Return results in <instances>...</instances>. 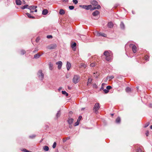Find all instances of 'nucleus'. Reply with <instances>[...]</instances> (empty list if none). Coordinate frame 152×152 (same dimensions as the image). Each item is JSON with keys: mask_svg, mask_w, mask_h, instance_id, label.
I'll list each match as a JSON object with an SVG mask.
<instances>
[{"mask_svg": "<svg viewBox=\"0 0 152 152\" xmlns=\"http://www.w3.org/2000/svg\"><path fill=\"white\" fill-rule=\"evenodd\" d=\"M80 7L87 10L91 9V10H94L96 9H99L101 8V6L100 5H98L97 6L95 7H92V6L91 5H80Z\"/></svg>", "mask_w": 152, "mask_h": 152, "instance_id": "f257e3e1", "label": "nucleus"}, {"mask_svg": "<svg viewBox=\"0 0 152 152\" xmlns=\"http://www.w3.org/2000/svg\"><path fill=\"white\" fill-rule=\"evenodd\" d=\"M104 55L105 57V59L107 61H109L113 58V54L111 52L105 51L104 53Z\"/></svg>", "mask_w": 152, "mask_h": 152, "instance_id": "f03ea898", "label": "nucleus"}, {"mask_svg": "<svg viewBox=\"0 0 152 152\" xmlns=\"http://www.w3.org/2000/svg\"><path fill=\"white\" fill-rule=\"evenodd\" d=\"M80 79L79 76L77 75H74L72 79V81L74 83L76 84L79 82Z\"/></svg>", "mask_w": 152, "mask_h": 152, "instance_id": "7ed1b4c3", "label": "nucleus"}, {"mask_svg": "<svg viewBox=\"0 0 152 152\" xmlns=\"http://www.w3.org/2000/svg\"><path fill=\"white\" fill-rule=\"evenodd\" d=\"M74 119L72 118H69L67 121L68 123L69 124V127L70 129H72V123L73 122Z\"/></svg>", "mask_w": 152, "mask_h": 152, "instance_id": "20e7f679", "label": "nucleus"}, {"mask_svg": "<svg viewBox=\"0 0 152 152\" xmlns=\"http://www.w3.org/2000/svg\"><path fill=\"white\" fill-rule=\"evenodd\" d=\"M56 47L57 45L56 44H53L48 46L47 48L49 50H53L56 48Z\"/></svg>", "mask_w": 152, "mask_h": 152, "instance_id": "39448f33", "label": "nucleus"}, {"mask_svg": "<svg viewBox=\"0 0 152 152\" xmlns=\"http://www.w3.org/2000/svg\"><path fill=\"white\" fill-rule=\"evenodd\" d=\"M100 108L99 104V103H96L94 107V110L96 112Z\"/></svg>", "mask_w": 152, "mask_h": 152, "instance_id": "423d86ee", "label": "nucleus"}, {"mask_svg": "<svg viewBox=\"0 0 152 152\" xmlns=\"http://www.w3.org/2000/svg\"><path fill=\"white\" fill-rule=\"evenodd\" d=\"M129 46L132 47V50L134 53H135L137 52V47L134 45L130 44Z\"/></svg>", "mask_w": 152, "mask_h": 152, "instance_id": "0eeeda50", "label": "nucleus"}, {"mask_svg": "<svg viewBox=\"0 0 152 152\" xmlns=\"http://www.w3.org/2000/svg\"><path fill=\"white\" fill-rule=\"evenodd\" d=\"M38 75L39 77L42 79L44 78V75L43 73H42V70H39L38 72Z\"/></svg>", "mask_w": 152, "mask_h": 152, "instance_id": "6e6552de", "label": "nucleus"}, {"mask_svg": "<svg viewBox=\"0 0 152 152\" xmlns=\"http://www.w3.org/2000/svg\"><path fill=\"white\" fill-rule=\"evenodd\" d=\"M82 118V117L81 116H79L78 119L77 120V122L75 123L74 124V126H76L79 124Z\"/></svg>", "mask_w": 152, "mask_h": 152, "instance_id": "1a4fd4ad", "label": "nucleus"}, {"mask_svg": "<svg viewBox=\"0 0 152 152\" xmlns=\"http://www.w3.org/2000/svg\"><path fill=\"white\" fill-rule=\"evenodd\" d=\"M56 64L58 65V68L60 69L62 65V63L61 61H59L56 63Z\"/></svg>", "mask_w": 152, "mask_h": 152, "instance_id": "9d476101", "label": "nucleus"}, {"mask_svg": "<svg viewBox=\"0 0 152 152\" xmlns=\"http://www.w3.org/2000/svg\"><path fill=\"white\" fill-rule=\"evenodd\" d=\"M71 66V65L70 63L68 61L67 62V64L66 65V67L68 70H69L70 69Z\"/></svg>", "mask_w": 152, "mask_h": 152, "instance_id": "9b49d317", "label": "nucleus"}, {"mask_svg": "<svg viewBox=\"0 0 152 152\" xmlns=\"http://www.w3.org/2000/svg\"><path fill=\"white\" fill-rule=\"evenodd\" d=\"M37 6H28V8L30 10H34L37 8Z\"/></svg>", "mask_w": 152, "mask_h": 152, "instance_id": "f8f14e48", "label": "nucleus"}, {"mask_svg": "<svg viewBox=\"0 0 152 152\" xmlns=\"http://www.w3.org/2000/svg\"><path fill=\"white\" fill-rule=\"evenodd\" d=\"M91 3L93 5L95 6H98V2L96 1H93L91 2Z\"/></svg>", "mask_w": 152, "mask_h": 152, "instance_id": "ddd939ff", "label": "nucleus"}, {"mask_svg": "<svg viewBox=\"0 0 152 152\" xmlns=\"http://www.w3.org/2000/svg\"><path fill=\"white\" fill-rule=\"evenodd\" d=\"M99 12L98 10H96L92 13V15L94 16H96L99 15Z\"/></svg>", "mask_w": 152, "mask_h": 152, "instance_id": "4468645a", "label": "nucleus"}, {"mask_svg": "<svg viewBox=\"0 0 152 152\" xmlns=\"http://www.w3.org/2000/svg\"><path fill=\"white\" fill-rule=\"evenodd\" d=\"M15 2L16 4L17 5H20L22 4V2L20 0H16Z\"/></svg>", "mask_w": 152, "mask_h": 152, "instance_id": "2eb2a0df", "label": "nucleus"}, {"mask_svg": "<svg viewBox=\"0 0 152 152\" xmlns=\"http://www.w3.org/2000/svg\"><path fill=\"white\" fill-rule=\"evenodd\" d=\"M76 43L75 42H74L73 44L72 45V47L73 49L74 50H75L76 48Z\"/></svg>", "mask_w": 152, "mask_h": 152, "instance_id": "dca6fc26", "label": "nucleus"}, {"mask_svg": "<svg viewBox=\"0 0 152 152\" xmlns=\"http://www.w3.org/2000/svg\"><path fill=\"white\" fill-rule=\"evenodd\" d=\"M121 121V118L119 117H118L115 120V122L116 123H120Z\"/></svg>", "mask_w": 152, "mask_h": 152, "instance_id": "f3484780", "label": "nucleus"}, {"mask_svg": "<svg viewBox=\"0 0 152 152\" xmlns=\"http://www.w3.org/2000/svg\"><path fill=\"white\" fill-rule=\"evenodd\" d=\"M65 13V11L64 10L62 9H61L60 10L59 12V13L60 14L62 15L64 14Z\"/></svg>", "mask_w": 152, "mask_h": 152, "instance_id": "a211bd4d", "label": "nucleus"}, {"mask_svg": "<svg viewBox=\"0 0 152 152\" xmlns=\"http://www.w3.org/2000/svg\"><path fill=\"white\" fill-rule=\"evenodd\" d=\"M48 13V10L47 9H44L43 10L42 12V14L43 15H46Z\"/></svg>", "mask_w": 152, "mask_h": 152, "instance_id": "6ab92c4d", "label": "nucleus"}, {"mask_svg": "<svg viewBox=\"0 0 152 152\" xmlns=\"http://www.w3.org/2000/svg\"><path fill=\"white\" fill-rule=\"evenodd\" d=\"M107 26L109 28H111L113 27V24L112 22H110L108 23Z\"/></svg>", "mask_w": 152, "mask_h": 152, "instance_id": "aec40b11", "label": "nucleus"}, {"mask_svg": "<svg viewBox=\"0 0 152 152\" xmlns=\"http://www.w3.org/2000/svg\"><path fill=\"white\" fill-rule=\"evenodd\" d=\"M120 27L122 29H124L125 28V25L123 22H121L120 24Z\"/></svg>", "mask_w": 152, "mask_h": 152, "instance_id": "412c9836", "label": "nucleus"}, {"mask_svg": "<svg viewBox=\"0 0 152 152\" xmlns=\"http://www.w3.org/2000/svg\"><path fill=\"white\" fill-rule=\"evenodd\" d=\"M26 15H27L28 17L30 18H32L33 19L34 18V16H31V15L28 13H26Z\"/></svg>", "mask_w": 152, "mask_h": 152, "instance_id": "4be33fe9", "label": "nucleus"}, {"mask_svg": "<svg viewBox=\"0 0 152 152\" xmlns=\"http://www.w3.org/2000/svg\"><path fill=\"white\" fill-rule=\"evenodd\" d=\"M40 56V55L39 53H37L34 56V58H39Z\"/></svg>", "mask_w": 152, "mask_h": 152, "instance_id": "5701e85b", "label": "nucleus"}, {"mask_svg": "<svg viewBox=\"0 0 152 152\" xmlns=\"http://www.w3.org/2000/svg\"><path fill=\"white\" fill-rule=\"evenodd\" d=\"M43 149L46 151H48L49 149V147L47 146H45L43 147Z\"/></svg>", "mask_w": 152, "mask_h": 152, "instance_id": "b1692460", "label": "nucleus"}, {"mask_svg": "<svg viewBox=\"0 0 152 152\" xmlns=\"http://www.w3.org/2000/svg\"><path fill=\"white\" fill-rule=\"evenodd\" d=\"M114 77L113 75L110 76H107V80H108V79H109V80H111L112 79H113L114 78Z\"/></svg>", "mask_w": 152, "mask_h": 152, "instance_id": "393cba45", "label": "nucleus"}, {"mask_svg": "<svg viewBox=\"0 0 152 152\" xmlns=\"http://www.w3.org/2000/svg\"><path fill=\"white\" fill-rule=\"evenodd\" d=\"M62 94L65 95L66 96H68V94L65 91H62Z\"/></svg>", "mask_w": 152, "mask_h": 152, "instance_id": "a878e982", "label": "nucleus"}, {"mask_svg": "<svg viewBox=\"0 0 152 152\" xmlns=\"http://www.w3.org/2000/svg\"><path fill=\"white\" fill-rule=\"evenodd\" d=\"M126 91L127 92H129L131 91V89L129 87H128L126 88Z\"/></svg>", "mask_w": 152, "mask_h": 152, "instance_id": "bb28decb", "label": "nucleus"}, {"mask_svg": "<svg viewBox=\"0 0 152 152\" xmlns=\"http://www.w3.org/2000/svg\"><path fill=\"white\" fill-rule=\"evenodd\" d=\"M94 74H96V75H94V76L96 78H97L99 75V74L97 72H94Z\"/></svg>", "mask_w": 152, "mask_h": 152, "instance_id": "cd10ccee", "label": "nucleus"}, {"mask_svg": "<svg viewBox=\"0 0 152 152\" xmlns=\"http://www.w3.org/2000/svg\"><path fill=\"white\" fill-rule=\"evenodd\" d=\"M92 81V79L89 78L88 80L87 85H88L89 83H91Z\"/></svg>", "mask_w": 152, "mask_h": 152, "instance_id": "c85d7f7f", "label": "nucleus"}, {"mask_svg": "<svg viewBox=\"0 0 152 152\" xmlns=\"http://www.w3.org/2000/svg\"><path fill=\"white\" fill-rule=\"evenodd\" d=\"M20 54L21 55H23L26 53V52L25 50H22L20 51Z\"/></svg>", "mask_w": 152, "mask_h": 152, "instance_id": "c756f323", "label": "nucleus"}, {"mask_svg": "<svg viewBox=\"0 0 152 152\" xmlns=\"http://www.w3.org/2000/svg\"><path fill=\"white\" fill-rule=\"evenodd\" d=\"M94 34L97 36H100V33L98 32H96Z\"/></svg>", "mask_w": 152, "mask_h": 152, "instance_id": "7c9ffc66", "label": "nucleus"}, {"mask_svg": "<svg viewBox=\"0 0 152 152\" xmlns=\"http://www.w3.org/2000/svg\"><path fill=\"white\" fill-rule=\"evenodd\" d=\"M49 69L50 70H52L53 69V65L52 64H49Z\"/></svg>", "mask_w": 152, "mask_h": 152, "instance_id": "2f4dec72", "label": "nucleus"}, {"mask_svg": "<svg viewBox=\"0 0 152 152\" xmlns=\"http://www.w3.org/2000/svg\"><path fill=\"white\" fill-rule=\"evenodd\" d=\"M28 7V5H25L21 7L22 9H24Z\"/></svg>", "mask_w": 152, "mask_h": 152, "instance_id": "473e14b6", "label": "nucleus"}, {"mask_svg": "<svg viewBox=\"0 0 152 152\" xmlns=\"http://www.w3.org/2000/svg\"><path fill=\"white\" fill-rule=\"evenodd\" d=\"M100 36L106 37V35L104 33H100Z\"/></svg>", "mask_w": 152, "mask_h": 152, "instance_id": "72a5a7b5", "label": "nucleus"}, {"mask_svg": "<svg viewBox=\"0 0 152 152\" xmlns=\"http://www.w3.org/2000/svg\"><path fill=\"white\" fill-rule=\"evenodd\" d=\"M56 142H54L53 145V148H56Z\"/></svg>", "mask_w": 152, "mask_h": 152, "instance_id": "f704fd0d", "label": "nucleus"}, {"mask_svg": "<svg viewBox=\"0 0 152 152\" xmlns=\"http://www.w3.org/2000/svg\"><path fill=\"white\" fill-rule=\"evenodd\" d=\"M142 152V149H141V148H137V152Z\"/></svg>", "mask_w": 152, "mask_h": 152, "instance_id": "c9c22d12", "label": "nucleus"}, {"mask_svg": "<svg viewBox=\"0 0 152 152\" xmlns=\"http://www.w3.org/2000/svg\"><path fill=\"white\" fill-rule=\"evenodd\" d=\"M22 151L25 152H30V151L27 150L26 149H23L22 150H21Z\"/></svg>", "mask_w": 152, "mask_h": 152, "instance_id": "e433bc0d", "label": "nucleus"}, {"mask_svg": "<svg viewBox=\"0 0 152 152\" xmlns=\"http://www.w3.org/2000/svg\"><path fill=\"white\" fill-rule=\"evenodd\" d=\"M149 122H148V123H147L144 125V127L145 128H146L147 127V126H148L149 125Z\"/></svg>", "mask_w": 152, "mask_h": 152, "instance_id": "4c0bfd02", "label": "nucleus"}, {"mask_svg": "<svg viewBox=\"0 0 152 152\" xmlns=\"http://www.w3.org/2000/svg\"><path fill=\"white\" fill-rule=\"evenodd\" d=\"M96 64L95 63H92L91 64L90 66L91 67H94L96 66Z\"/></svg>", "mask_w": 152, "mask_h": 152, "instance_id": "58836bf2", "label": "nucleus"}, {"mask_svg": "<svg viewBox=\"0 0 152 152\" xmlns=\"http://www.w3.org/2000/svg\"><path fill=\"white\" fill-rule=\"evenodd\" d=\"M61 114V113L60 112H58L56 114V116L58 118L60 116V115Z\"/></svg>", "mask_w": 152, "mask_h": 152, "instance_id": "ea45409f", "label": "nucleus"}, {"mask_svg": "<svg viewBox=\"0 0 152 152\" xmlns=\"http://www.w3.org/2000/svg\"><path fill=\"white\" fill-rule=\"evenodd\" d=\"M103 91L105 94H107L109 92V91L108 90L106 89H104Z\"/></svg>", "mask_w": 152, "mask_h": 152, "instance_id": "a19ab883", "label": "nucleus"}, {"mask_svg": "<svg viewBox=\"0 0 152 152\" xmlns=\"http://www.w3.org/2000/svg\"><path fill=\"white\" fill-rule=\"evenodd\" d=\"M69 9H70L71 10H72L74 8V7L73 6H69Z\"/></svg>", "mask_w": 152, "mask_h": 152, "instance_id": "79ce46f5", "label": "nucleus"}, {"mask_svg": "<svg viewBox=\"0 0 152 152\" xmlns=\"http://www.w3.org/2000/svg\"><path fill=\"white\" fill-rule=\"evenodd\" d=\"M106 88L107 89V90H110V89H111V88H112V87L110 86H107V87H106Z\"/></svg>", "mask_w": 152, "mask_h": 152, "instance_id": "37998d69", "label": "nucleus"}, {"mask_svg": "<svg viewBox=\"0 0 152 152\" xmlns=\"http://www.w3.org/2000/svg\"><path fill=\"white\" fill-rule=\"evenodd\" d=\"M36 136L34 135H32V136H29V137L30 138L33 139Z\"/></svg>", "mask_w": 152, "mask_h": 152, "instance_id": "c03bdc74", "label": "nucleus"}, {"mask_svg": "<svg viewBox=\"0 0 152 152\" xmlns=\"http://www.w3.org/2000/svg\"><path fill=\"white\" fill-rule=\"evenodd\" d=\"M73 2L75 4H76L77 3L78 1L77 0H73Z\"/></svg>", "mask_w": 152, "mask_h": 152, "instance_id": "a18cd8bd", "label": "nucleus"}, {"mask_svg": "<svg viewBox=\"0 0 152 152\" xmlns=\"http://www.w3.org/2000/svg\"><path fill=\"white\" fill-rule=\"evenodd\" d=\"M148 58H149V57L148 56H145V59L146 60H148Z\"/></svg>", "mask_w": 152, "mask_h": 152, "instance_id": "49530a36", "label": "nucleus"}, {"mask_svg": "<svg viewBox=\"0 0 152 152\" xmlns=\"http://www.w3.org/2000/svg\"><path fill=\"white\" fill-rule=\"evenodd\" d=\"M47 37L48 38H52L53 37H52V35H48Z\"/></svg>", "mask_w": 152, "mask_h": 152, "instance_id": "de8ad7c7", "label": "nucleus"}, {"mask_svg": "<svg viewBox=\"0 0 152 152\" xmlns=\"http://www.w3.org/2000/svg\"><path fill=\"white\" fill-rule=\"evenodd\" d=\"M93 87L97 88L98 87L97 86L96 84H94L93 85Z\"/></svg>", "mask_w": 152, "mask_h": 152, "instance_id": "09e8293b", "label": "nucleus"}, {"mask_svg": "<svg viewBox=\"0 0 152 152\" xmlns=\"http://www.w3.org/2000/svg\"><path fill=\"white\" fill-rule=\"evenodd\" d=\"M145 134L146 135V136H148V134H149V131H146V132L145 133Z\"/></svg>", "mask_w": 152, "mask_h": 152, "instance_id": "8fccbe9b", "label": "nucleus"}, {"mask_svg": "<svg viewBox=\"0 0 152 152\" xmlns=\"http://www.w3.org/2000/svg\"><path fill=\"white\" fill-rule=\"evenodd\" d=\"M72 111H70L69 112V116H70L72 114Z\"/></svg>", "mask_w": 152, "mask_h": 152, "instance_id": "3c124183", "label": "nucleus"}, {"mask_svg": "<svg viewBox=\"0 0 152 152\" xmlns=\"http://www.w3.org/2000/svg\"><path fill=\"white\" fill-rule=\"evenodd\" d=\"M81 66H83L85 68L86 66V65H85V64H82Z\"/></svg>", "mask_w": 152, "mask_h": 152, "instance_id": "603ef678", "label": "nucleus"}, {"mask_svg": "<svg viewBox=\"0 0 152 152\" xmlns=\"http://www.w3.org/2000/svg\"><path fill=\"white\" fill-rule=\"evenodd\" d=\"M149 107L151 108H152V104L151 103L149 104Z\"/></svg>", "mask_w": 152, "mask_h": 152, "instance_id": "864d4df0", "label": "nucleus"}, {"mask_svg": "<svg viewBox=\"0 0 152 152\" xmlns=\"http://www.w3.org/2000/svg\"><path fill=\"white\" fill-rule=\"evenodd\" d=\"M39 41V39L38 38H37V39L36 40V42H38Z\"/></svg>", "mask_w": 152, "mask_h": 152, "instance_id": "5fc2aeb1", "label": "nucleus"}, {"mask_svg": "<svg viewBox=\"0 0 152 152\" xmlns=\"http://www.w3.org/2000/svg\"><path fill=\"white\" fill-rule=\"evenodd\" d=\"M61 89H62V87H60L59 88L58 90L59 91H60Z\"/></svg>", "mask_w": 152, "mask_h": 152, "instance_id": "6e6d98bb", "label": "nucleus"}, {"mask_svg": "<svg viewBox=\"0 0 152 152\" xmlns=\"http://www.w3.org/2000/svg\"><path fill=\"white\" fill-rule=\"evenodd\" d=\"M64 1H65L66 2H67L68 1V0H64Z\"/></svg>", "mask_w": 152, "mask_h": 152, "instance_id": "4d7b16f0", "label": "nucleus"}, {"mask_svg": "<svg viewBox=\"0 0 152 152\" xmlns=\"http://www.w3.org/2000/svg\"><path fill=\"white\" fill-rule=\"evenodd\" d=\"M37 9H35V10H34V12H37Z\"/></svg>", "mask_w": 152, "mask_h": 152, "instance_id": "13d9d810", "label": "nucleus"}, {"mask_svg": "<svg viewBox=\"0 0 152 152\" xmlns=\"http://www.w3.org/2000/svg\"><path fill=\"white\" fill-rule=\"evenodd\" d=\"M150 129H152V125L151 126H150Z\"/></svg>", "mask_w": 152, "mask_h": 152, "instance_id": "bf43d9fd", "label": "nucleus"}, {"mask_svg": "<svg viewBox=\"0 0 152 152\" xmlns=\"http://www.w3.org/2000/svg\"><path fill=\"white\" fill-rule=\"evenodd\" d=\"M111 116H113L114 115V114H111Z\"/></svg>", "mask_w": 152, "mask_h": 152, "instance_id": "052dcab7", "label": "nucleus"}, {"mask_svg": "<svg viewBox=\"0 0 152 152\" xmlns=\"http://www.w3.org/2000/svg\"><path fill=\"white\" fill-rule=\"evenodd\" d=\"M33 12V11H30V12H31V13H32V12Z\"/></svg>", "mask_w": 152, "mask_h": 152, "instance_id": "680f3d73", "label": "nucleus"}, {"mask_svg": "<svg viewBox=\"0 0 152 152\" xmlns=\"http://www.w3.org/2000/svg\"><path fill=\"white\" fill-rule=\"evenodd\" d=\"M68 88L69 89H70V88L69 87H68Z\"/></svg>", "mask_w": 152, "mask_h": 152, "instance_id": "e2e57ef3", "label": "nucleus"}, {"mask_svg": "<svg viewBox=\"0 0 152 152\" xmlns=\"http://www.w3.org/2000/svg\"><path fill=\"white\" fill-rule=\"evenodd\" d=\"M63 142H65L66 141H65V140H64H64H63Z\"/></svg>", "mask_w": 152, "mask_h": 152, "instance_id": "0e129e2a", "label": "nucleus"}, {"mask_svg": "<svg viewBox=\"0 0 152 152\" xmlns=\"http://www.w3.org/2000/svg\"><path fill=\"white\" fill-rule=\"evenodd\" d=\"M63 142H65L66 141H65V140H64H64H63Z\"/></svg>", "mask_w": 152, "mask_h": 152, "instance_id": "69168bd1", "label": "nucleus"}, {"mask_svg": "<svg viewBox=\"0 0 152 152\" xmlns=\"http://www.w3.org/2000/svg\"><path fill=\"white\" fill-rule=\"evenodd\" d=\"M104 84V83H102V86Z\"/></svg>", "mask_w": 152, "mask_h": 152, "instance_id": "338daca9", "label": "nucleus"}, {"mask_svg": "<svg viewBox=\"0 0 152 152\" xmlns=\"http://www.w3.org/2000/svg\"><path fill=\"white\" fill-rule=\"evenodd\" d=\"M58 152V151H57V152Z\"/></svg>", "mask_w": 152, "mask_h": 152, "instance_id": "774afa93", "label": "nucleus"}]
</instances>
